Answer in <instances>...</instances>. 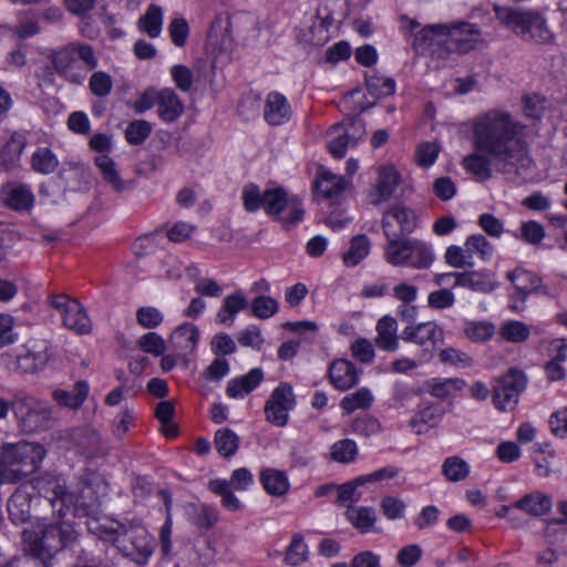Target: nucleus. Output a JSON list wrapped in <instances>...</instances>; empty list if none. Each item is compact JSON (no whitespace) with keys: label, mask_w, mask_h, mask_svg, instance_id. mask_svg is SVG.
<instances>
[{"label":"nucleus","mask_w":567,"mask_h":567,"mask_svg":"<svg viewBox=\"0 0 567 567\" xmlns=\"http://www.w3.org/2000/svg\"><path fill=\"white\" fill-rule=\"evenodd\" d=\"M474 148L487 152L505 171L527 169L528 155L526 126L511 113L494 109L476 116L472 122Z\"/></svg>","instance_id":"1"},{"label":"nucleus","mask_w":567,"mask_h":567,"mask_svg":"<svg viewBox=\"0 0 567 567\" xmlns=\"http://www.w3.org/2000/svg\"><path fill=\"white\" fill-rule=\"evenodd\" d=\"M34 488L44 496L60 516H64L65 511L84 516L100 504L101 495L106 492V484L94 474L83 476L70 485L60 476L45 474L35 480Z\"/></svg>","instance_id":"2"},{"label":"nucleus","mask_w":567,"mask_h":567,"mask_svg":"<svg viewBox=\"0 0 567 567\" xmlns=\"http://www.w3.org/2000/svg\"><path fill=\"white\" fill-rule=\"evenodd\" d=\"M89 530L99 538L111 542L123 556L138 565L146 564L155 548L154 538L137 519L126 523H94L89 525Z\"/></svg>","instance_id":"3"},{"label":"nucleus","mask_w":567,"mask_h":567,"mask_svg":"<svg viewBox=\"0 0 567 567\" xmlns=\"http://www.w3.org/2000/svg\"><path fill=\"white\" fill-rule=\"evenodd\" d=\"M481 42L482 34L477 25L462 21L424 27L415 34L413 47L421 52H435V47H442L449 53L455 51L464 54L474 50Z\"/></svg>","instance_id":"4"},{"label":"nucleus","mask_w":567,"mask_h":567,"mask_svg":"<svg viewBox=\"0 0 567 567\" xmlns=\"http://www.w3.org/2000/svg\"><path fill=\"white\" fill-rule=\"evenodd\" d=\"M38 532L23 530V539L29 553L42 560L52 558L56 553L75 544L79 533L73 524L64 520L58 513L56 518H42Z\"/></svg>","instance_id":"5"},{"label":"nucleus","mask_w":567,"mask_h":567,"mask_svg":"<svg viewBox=\"0 0 567 567\" xmlns=\"http://www.w3.org/2000/svg\"><path fill=\"white\" fill-rule=\"evenodd\" d=\"M45 450L42 445L29 442L4 443L0 447V468L6 483H16L34 473Z\"/></svg>","instance_id":"6"},{"label":"nucleus","mask_w":567,"mask_h":567,"mask_svg":"<svg viewBox=\"0 0 567 567\" xmlns=\"http://www.w3.org/2000/svg\"><path fill=\"white\" fill-rule=\"evenodd\" d=\"M50 60L56 74L75 85H81L89 71L97 66L93 48L83 42H71L53 50Z\"/></svg>","instance_id":"7"},{"label":"nucleus","mask_w":567,"mask_h":567,"mask_svg":"<svg viewBox=\"0 0 567 567\" xmlns=\"http://www.w3.org/2000/svg\"><path fill=\"white\" fill-rule=\"evenodd\" d=\"M434 259L433 250L425 241L402 236L386 238L384 260L394 267L408 266L413 269H427Z\"/></svg>","instance_id":"8"},{"label":"nucleus","mask_w":567,"mask_h":567,"mask_svg":"<svg viewBox=\"0 0 567 567\" xmlns=\"http://www.w3.org/2000/svg\"><path fill=\"white\" fill-rule=\"evenodd\" d=\"M494 12L503 25L524 39L539 43H549L554 39L545 19L535 11L495 4Z\"/></svg>","instance_id":"9"},{"label":"nucleus","mask_w":567,"mask_h":567,"mask_svg":"<svg viewBox=\"0 0 567 567\" xmlns=\"http://www.w3.org/2000/svg\"><path fill=\"white\" fill-rule=\"evenodd\" d=\"M12 410L19 426L27 433L47 429L53 412L49 403L25 393H20L13 399Z\"/></svg>","instance_id":"10"},{"label":"nucleus","mask_w":567,"mask_h":567,"mask_svg":"<svg viewBox=\"0 0 567 567\" xmlns=\"http://www.w3.org/2000/svg\"><path fill=\"white\" fill-rule=\"evenodd\" d=\"M264 209L282 225L286 230L299 224L305 216L301 200L288 196L284 188H269L264 192Z\"/></svg>","instance_id":"11"},{"label":"nucleus","mask_w":567,"mask_h":567,"mask_svg":"<svg viewBox=\"0 0 567 567\" xmlns=\"http://www.w3.org/2000/svg\"><path fill=\"white\" fill-rule=\"evenodd\" d=\"M365 134L361 120H350L332 126L327 133V144L334 158H343L348 147H353Z\"/></svg>","instance_id":"12"},{"label":"nucleus","mask_w":567,"mask_h":567,"mask_svg":"<svg viewBox=\"0 0 567 567\" xmlns=\"http://www.w3.org/2000/svg\"><path fill=\"white\" fill-rule=\"evenodd\" d=\"M527 384L526 375L511 369L505 375L495 381L493 385V402L497 410H512L518 402V398Z\"/></svg>","instance_id":"13"},{"label":"nucleus","mask_w":567,"mask_h":567,"mask_svg":"<svg viewBox=\"0 0 567 567\" xmlns=\"http://www.w3.org/2000/svg\"><path fill=\"white\" fill-rule=\"evenodd\" d=\"M50 305L62 315L63 324L78 334H86L92 324L83 306L75 299L63 295H53L49 299Z\"/></svg>","instance_id":"14"},{"label":"nucleus","mask_w":567,"mask_h":567,"mask_svg":"<svg viewBox=\"0 0 567 567\" xmlns=\"http://www.w3.org/2000/svg\"><path fill=\"white\" fill-rule=\"evenodd\" d=\"M296 405V396L289 383L275 388L265 403L266 420L275 426L282 427L288 422L289 412Z\"/></svg>","instance_id":"15"},{"label":"nucleus","mask_w":567,"mask_h":567,"mask_svg":"<svg viewBox=\"0 0 567 567\" xmlns=\"http://www.w3.org/2000/svg\"><path fill=\"white\" fill-rule=\"evenodd\" d=\"M417 223L414 210L401 203L389 207L382 216L381 226L385 238L412 233Z\"/></svg>","instance_id":"16"},{"label":"nucleus","mask_w":567,"mask_h":567,"mask_svg":"<svg viewBox=\"0 0 567 567\" xmlns=\"http://www.w3.org/2000/svg\"><path fill=\"white\" fill-rule=\"evenodd\" d=\"M443 330L435 322H422L409 326L402 332V339L423 347L420 361L432 358L434 348L443 341Z\"/></svg>","instance_id":"17"},{"label":"nucleus","mask_w":567,"mask_h":567,"mask_svg":"<svg viewBox=\"0 0 567 567\" xmlns=\"http://www.w3.org/2000/svg\"><path fill=\"white\" fill-rule=\"evenodd\" d=\"M52 357L51 346L47 340H30L17 357V368L27 373L43 370Z\"/></svg>","instance_id":"18"},{"label":"nucleus","mask_w":567,"mask_h":567,"mask_svg":"<svg viewBox=\"0 0 567 567\" xmlns=\"http://www.w3.org/2000/svg\"><path fill=\"white\" fill-rule=\"evenodd\" d=\"M400 183V174L393 166L386 165L380 167L375 184L368 194L369 202L377 207L388 202L394 195Z\"/></svg>","instance_id":"19"},{"label":"nucleus","mask_w":567,"mask_h":567,"mask_svg":"<svg viewBox=\"0 0 567 567\" xmlns=\"http://www.w3.org/2000/svg\"><path fill=\"white\" fill-rule=\"evenodd\" d=\"M1 195L4 205L16 212L31 210L35 203L31 186L20 182H7L3 184Z\"/></svg>","instance_id":"20"},{"label":"nucleus","mask_w":567,"mask_h":567,"mask_svg":"<svg viewBox=\"0 0 567 567\" xmlns=\"http://www.w3.org/2000/svg\"><path fill=\"white\" fill-rule=\"evenodd\" d=\"M462 287L474 292L491 293L498 287L495 274L487 269L462 271L455 276L452 288Z\"/></svg>","instance_id":"21"},{"label":"nucleus","mask_w":567,"mask_h":567,"mask_svg":"<svg viewBox=\"0 0 567 567\" xmlns=\"http://www.w3.org/2000/svg\"><path fill=\"white\" fill-rule=\"evenodd\" d=\"M506 277L514 285L520 301H526L527 296L532 292L551 296L549 288L542 284V279L528 270L516 268L507 272Z\"/></svg>","instance_id":"22"},{"label":"nucleus","mask_w":567,"mask_h":567,"mask_svg":"<svg viewBox=\"0 0 567 567\" xmlns=\"http://www.w3.org/2000/svg\"><path fill=\"white\" fill-rule=\"evenodd\" d=\"M291 115V105L284 94L277 91L267 94L264 105V118L269 125H284L289 122Z\"/></svg>","instance_id":"23"},{"label":"nucleus","mask_w":567,"mask_h":567,"mask_svg":"<svg viewBox=\"0 0 567 567\" xmlns=\"http://www.w3.org/2000/svg\"><path fill=\"white\" fill-rule=\"evenodd\" d=\"M328 375L331 384L340 391H347L359 382L357 368L352 362L344 359L332 361Z\"/></svg>","instance_id":"24"},{"label":"nucleus","mask_w":567,"mask_h":567,"mask_svg":"<svg viewBox=\"0 0 567 567\" xmlns=\"http://www.w3.org/2000/svg\"><path fill=\"white\" fill-rule=\"evenodd\" d=\"M95 165L100 171L103 181L112 187L115 193H124L134 187L132 181L122 178L116 163L106 154H100L95 157Z\"/></svg>","instance_id":"25"},{"label":"nucleus","mask_w":567,"mask_h":567,"mask_svg":"<svg viewBox=\"0 0 567 567\" xmlns=\"http://www.w3.org/2000/svg\"><path fill=\"white\" fill-rule=\"evenodd\" d=\"M199 340V330L193 323H183L171 334L169 342L177 351V355H188L193 353Z\"/></svg>","instance_id":"26"},{"label":"nucleus","mask_w":567,"mask_h":567,"mask_svg":"<svg viewBox=\"0 0 567 567\" xmlns=\"http://www.w3.org/2000/svg\"><path fill=\"white\" fill-rule=\"evenodd\" d=\"M31 493L25 486L18 487L8 501V513L12 523H27L31 517Z\"/></svg>","instance_id":"27"},{"label":"nucleus","mask_w":567,"mask_h":567,"mask_svg":"<svg viewBox=\"0 0 567 567\" xmlns=\"http://www.w3.org/2000/svg\"><path fill=\"white\" fill-rule=\"evenodd\" d=\"M25 146V135L20 132H13L7 143L0 148V167L4 171L17 167Z\"/></svg>","instance_id":"28"},{"label":"nucleus","mask_w":567,"mask_h":567,"mask_svg":"<svg viewBox=\"0 0 567 567\" xmlns=\"http://www.w3.org/2000/svg\"><path fill=\"white\" fill-rule=\"evenodd\" d=\"M157 113L167 123L176 121L184 113V104L173 89L158 91Z\"/></svg>","instance_id":"29"},{"label":"nucleus","mask_w":567,"mask_h":567,"mask_svg":"<svg viewBox=\"0 0 567 567\" xmlns=\"http://www.w3.org/2000/svg\"><path fill=\"white\" fill-rule=\"evenodd\" d=\"M375 344L384 351H396L399 349L398 322L391 316H383L377 322Z\"/></svg>","instance_id":"30"},{"label":"nucleus","mask_w":567,"mask_h":567,"mask_svg":"<svg viewBox=\"0 0 567 567\" xmlns=\"http://www.w3.org/2000/svg\"><path fill=\"white\" fill-rule=\"evenodd\" d=\"M465 384L461 378H432L424 382L423 389L432 396L444 400L457 394Z\"/></svg>","instance_id":"31"},{"label":"nucleus","mask_w":567,"mask_h":567,"mask_svg":"<svg viewBox=\"0 0 567 567\" xmlns=\"http://www.w3.org/2000/svg\"><path fill=\"white\" fill-rule=\"evenodd\" d=\"M248 299L241 291L226 296L223 306L216 315V322L227 327L233 326L236 316L248 307Z\"/></svg>","instance_id":"32"},{"label":"nucleus","mask_w":567,"mask_h":567,"mask_svg":"<svg viewBox=\"0 0 567 567\" xmlns=\"http://www.w3.org/2000/svg\"><path fill=\"white\" fill-rule=\"evenodd\" d=\"M444 415V410L436 404H429L421 408L410 420V427L422 434L439 425Z\"/></svg>","instance_id":"33"},{"label":"nucleus","mask_w":567,"mask_h":567,"mask_svg":"<svg viewBox=\"0 0 567 567\" xmlns=\"http://www.w3.org/2000/svg\"><path fill=\"white\" fill-rule=\"evenodd\" d=\"M264 372L260 368L251 369L245 375L230 380L226 392L233 399H243L246 394L255 390L262 381Z\"/></svg>","instance_id":"34"},{"label":"nucleus","mask_w":567,"mask_h":567,"mask_svg":"<svg viewBox=\"0 0 567 567\" xmlns=\"http://www.w3.org/2000/svg\"><path fill=\"white\" fill-rule=\"evenodd\" d=\"M492 162H496L492 155L474 148V153L464 157L463 165L477 181L483 182L492 177Z\"/></svg>","instance_id":"35"},{"label":"nucleus","mask_w":567,"mask_h":567,"mask_svg":"<svg viewBox=\"0 0 567 567\" xmlns=\"http://www.w3.org/2000/svg\"><path fill=\"white\" fill-rule=\"evenodd\" d=\"M89 384L86 381L75 382L72 391L55 389L52 392L53 400L61 406L78 410L89 395Z\"/></svg>","instance_id":"36"},{"label":"nucleus","mask_w":567,"mask_h":567,"mask_svg":"<svg viewBox=\"0 0 567 567\" xmlns=\"http://www.w3.org/2000/svg\"><path fill=\"white\" fill-rule=\"evenodd\" d=\"M513 507L532 516H543L551 509L553 499L550 496L537 491L522 497Z\"/></svg>","instance_id":"37"},{"label":"nucleus","mask_w":567,"mask_h":567,"mask_svg":"<svg viewBox=\"0 0 567 567\" xmlns=\"http://www.w3.org/2000/svg\"><path fill=\"white\" fill-rule=\"evenodd\" d=\"M371 249L370 239L361 234L351 238L348 250L342 255V261L347 267L359 265Z\"/></svg>","instance_id":"38"},{"label":"nucleus","mask_w":567,"mask_h":567,"mask_svg":"<svg viewBox=\"0 0 567 567\" xmlns=\"http://www.w3.org/2000/svg\"><path fill=\"white\" fill-rule=\"evenodd\" d=\"M56 155L49 147L37 148L30 158L31 168L42 175H50L59 167Z\"/></svg>","instance_id":"39"},{"label":"nucleus","mask_w":567,"mask_h":567,"mask_svg":"<svg viewBox=\"0 0 567 567\" xmlns=\"http://www.w3.org/2000/svg\"><path fill=\"white\" fill-rule=\"evenodd\" d=\"M137 28L151 38L159 37L163 28V10L156 4H151L146 12L138 19Z\"/></svg>","instance_id":"40"},{"label":"nucleus","mask_w":567,"mask_h":567,"mask_svg":"<svg viewBox=\"0 0 567 567\" xmlns=\"http://www.w3.org/2000/svg\"><path fill=\"white\" fill-rule=\"evenodd\" d=\"M260 481L265 489L275 496H281L289 489L287 475L275 468H266L260 474Z\"/></svg>","instance_id":"41"},{"label":"nucleus","mask_w":567,"mask_h":567,"mask_svg":"<svg viewBox=\"0 0 567 567\" xmlns=\"http://www.w3.org/2000/svg\"><path fill=\"white\" fill-rule=\"evenodd\" d=\"M346 187L344 178L331 172H322L317 181L318 193L326 199L337 198Z\"/></svg>","instance_id":"42"},{"label":"nucleus","mask_w":567,"mask_h":567,"mask_svg":"<svg viewBox=\"0 0 567 567\" xmlns=\"http://www.w3.org/2000/svg\"><path fill=\"white\" fill-rule=\"evenodd\" d=\"M373 395L371 391L363 386L342 398L340 401L341 409L347 413L351 414L355 410H365L372 405Z\"/></svg>","instance_id":"43"},{"label":"nucleus","mask_w":567,"mask_h":567,"mask_svg":"<svg viewBox=\"0 0 567 567\" xmlns=\"http://www.w3.org/2000/svg\"><path fill=\"white\" fill-rule=\"evenodd\" d=\"M499 337L512 343L526 341L530 336L529 327L518 320H507L502 323L498 330Z\"/></svg>","instance_id":"44"},{"label":"nucleus","mask_w":567,"mask_h":567,"mask_svg":"<svg viewBox=\"0 0 567 567\" xmlns=\"http://www.w3.org/2000/svg\"><path fill=\"white\" fill-rule=\"evenodd\" d=\"M217 452L224 457L233 456L239 446V437L229 429H220L215 433L214 439Z\"/></svg>","instance_id":"45"},{"label":"nucleus","mask_w":567,"mask_h":567,"mask_svg":"<svg viewBox=\"0 0 567 567\" xmlns=\"http://www.w3.org/2000/svg\"><path fill=\"white\" fill-rule=\"evenodd\" d=\"M347 518L361 533H367L375 523V513L371 507H350L348 508Z\"/></svg>","instance_id":"46"},{"label":"nucleus","mask_w":567,"mask_h":567,"mask_svg":"<svg viewBox=\"0 0 567 567\" xmlns=\"http://www.w3.org/2000/svg\"><path fill=\"white\" fill-rule=\"evenodd\" d=\"M367 91L375 99H383L394 93L395 82L391 78L370 74L365 78Z\"/></svg>","instance_id":"47"},{"label":"nucleus","mask_w":567,"mask_h":567,"mask_svg":"<svg viewBox=\"0 0 567 567\" xmlns=\"http://www.w3.org/2000/svg\"><path fill=\"white\" fill-rule=\"evenodd\" d=\"M464 334L473 342H485L495 333V326L487 321H465Z\"/></svg>","instance_id":"48"},{"label":"nucleus","mask_w":567,"mask_h":567,"mask_svg":"<svg viewBox=\"0 0 567 567\" xmlns=\"http://www.w3.org/2000/svg\"><path fill=\"white\" fill-rule=\"evenodd\" d=\"M442 473L450 482H458L470 474V465L458 456L447 457L442 465Z\"/></svg>","instance_id":"49"},{"label":"nucleus","mask_w":567,"mask_h":567,"mask_svg":"<svg viewBox=\"0 0 567 567\" xmlns=\"http://www.w3.org/2000/svg\"><path fill=\"white\" fill-rule=\"evenodd\" d=\"M465 248L471 259L477 255L484 261L489 260L494 252L493 245L483 235L468 236Z\"/></svg>","instance_id":"50"},{"label":"nucleus","mask_w":567,"mask_h":567,"mask_svg":"<svg viewBox=\"0 0 567 567\" xmlns=\"http://www.w3.org/2000/svg\"><path fill=\"white\" fill-rule=\"evenodd\" d=\"M209 488L212 492L221 496V504L226 509L230 512H237L240 509V502L231 492L229 483L226 480L210 481Z\"/></svg>","instance_id":"51"},{"label":"nucleus","mask_w":567,"mask_h":567,"mask_svg":"<svg viewBox=\"0 0 567 567\" xmlns=\"http://www.w3.org/2000/svg\"><path fill=\"white\" fill-rule=\"evenodd\" d=\"M439 359L442 363L457 369H465L473 365V359L471 355L452 347L442 349L439 353Z\"/></svg>","instance_id":"52"},{"label":"nucleus","mask_w":567,"mask_h":567,"mask_svg":"<svg viewBox=\"0 0 567 567\" xmlns=\"http://www.w3.org/2000/svg\"><path fill=\"white\" fill-rule=\"evenodd\" d=\"M218 517V512L215 508L204 504L194 506L190 514L192 523L203 529L212 528L217 523Z\"/></svg>","instance_id":"53"},{"label":"nucleus","mask_w":567,"mask_h":567,"mask_svg":"<svg viewBox=\"0 0 567 567\" xmlns=\"http://www.w3.org/2000/svg\"><path fill=\"white\" fill-rule=\"evenodd\" d=\"M308 559V548L300 535H295L286 551L285 561L290 566H299Z\"/></svg>","instance_id":"54"},{"label":"nucleus","mask_w":567,"mask_h":567,"mask_svg":"<svg viewBox=\"0 0 567 567\" xmlns=\"http://www.w3.org/2000/svg\"><path fill=\"white\" fill-rule=\"evenodd\" d=\"M357 444L349 439L340 440L331 446V458L339 463H349L355 458Z\"/></svg>","instance_id":"55"},{"label":"nucleus","mask_w":567,"mask_h":567,"mask_svg":"<svg viewBox=\"0 0 567 567\" xmlns=\"http://www.w3.org/2000/svg\"><path fill=\"white\" fill-rule=\"evenodd\" d=\"M89 87L93 95L104 97L111 93L113 80L106 72L96 71L90 78Z\"/></svg>","instance_id":"56"},{"label":"nucleus","mask_w":567,"mask_h":567,"mask_svg":"<svg viewBox=\"0 0 567 567\" xmlns=\"http://www.w3.org/2000/svg\"><path fill=\"white\" fill-rule=\"evenodd\" d=\"M152 126L145 120L133 121L125 131L126 140L132 145L142 144L151 134Z\"/></svg>","instance_id":"57"},{"label":"nucleus","mask_w":567,"mask_h":567,"mask_svg":"<svg viewBox=\"0 0 567 567\" xmlns=\"http://www.w3.org/2000/svg\"><path fill=\"white\" fill-rule=\"evenodd\" d=\"M444 260L453 268H464L466 266L473 267L474 265L466 251V248H462L457 245H451L446 248Z\"/></svg>","instance_id":"58"},{"label":"nucleus","mask_w":567,"mask_h":567,"mask_svg":"<svg viewBox=\"0 0 567 567\" xmlns=\"http://www.w3.org/2000/svg\"><path fill=\"white\" fill-rule=\"evenodd\" d=\"M362 485L357 484V478L340 485L338 487V502L348 508L353 507L352 505L358 503L362 496V493L359 491V487Z\"/></svg>","instance_id":"59"},{"label":"nucleus","mask_w":567,"mask_h":567,"mask_svg":"<svg viewBox=\"0 0 567 567\" xmlns=\"http://www.w3.org/2000/svg\"><path fill=\"white\" fill-rule=\"evenodd\" d=\"M251 310L257 318L267 319L277 312L278 302L269 296H259L252 300Z\"/></svg>","instance_id":"60"},{"label":"nucleus","mask_w":567,"mask_h":567,"mask_svg":"<svg viewBox=\"0 0 567 567\" xmlns=\"http://www.w3.org/2000/svg\"><path fill=\"white\" fill-rule=\"evenodd\" d=\"M517 237L527 244L538 245L545 238V229L538 221L528 220L522 224L520 236Z\"/></svg>","instance_id":"61"},{"label":"nucleus","mask_w":567,"mask_h":567,"mask_svg":"<svg viewBox=\"0 0 567 567\" xmlns=\"http://www.w3.org/2000/svg\"><path fill=\"white\" fill-rule=\"evenodd\" d=\"M230 371L229 362L223 357H216L212 363L204 370L203 378L213 381L219 382L224 377H226Z\"/></svg>","instance_id":"62"},{"label":"nucleus","mask_w":567,"mask_h":567,"mask_svg":"<svg viewBox=\"0 0 567 567\" xmlns=\"http://www.w3.org/2000/svg\"><path fill=\"white\" fill-rule=\"evenodd\" d=\"M136 321L145 329H154L163 321L162 312L154 307H141L136 311Z\"/></svg>","instance_id":"63"},{"label":"nucleus","mask_w":567,"mask_h":567,"mask_svg":"<svg viewBox=\"0 0 567 567\" xmlns=\"http://www.w3.org/2000/svg\"><path fill=\"white\" fill-rule=\"evenodd\" d=\"M244 207L247 212H256L264 208V193L254 184H248L243 189Z\"/></svg>","instance_id":"64"}]
</instances>
